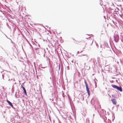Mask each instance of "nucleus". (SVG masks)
Segmentation results:
<instances>
[{
  "instance_id": "obj_5",
  "label": "nucleus",
  "mask_w": 123,
  "mask_h": 123,
  "mask_svg": "<svg viewBox=\"0 0 123 123\" xmlns=\"http://www.w3.org/2000/svg\"><path fill=\"white\" fill-rule=\"evenodd\" d=\"M22 88L23 90L24 91V94L25 95H26L27 94V93H26V92L25 89V88L23 86H22Z\"/></svg>"
},
{
  "instance_id": "obj_8",
  "label": "nucleus",
  "mask_w": 123,
  "mask_h": 123,
  "mask_svg": "<svg viewBox=\"0 0 123 123\" xmlns=\"http://www.w3.org/2000/svg\"><path fill=\"white\" fill-rule=\"evenodd\" d=\"M2 76L3 78V79L4 78V75L3 74L2 75Z\"/></svg>"
},
{
  "instance_id": "obj_3",
  "label": "nucleus",
  "mask_w": 123,
  "mask_h": 123,
  "mask_svg": "<svg viewBox=\"0 0 123 123\" xmlns=\"http://www.w3.org/2000/svg\"><path fill=\"white\" fill-rule=\"evenodd\" d=\"M111 101H112L113 104L114 105H116V100L115 99H112Z\"/></svg>"
},
{
  "instance_id": "obj_2",
  "label": "nucleus",
  "mask_w": 123,
  "mask_h": 123,
  "mask_svg": "<svg viewBox=\"0 0 123 123\" xmlns=\"http://www.w3.org/2000/svg\"><path fill=\"white\" fill-rule=\"evenodd\" d=\"M114 39L115 42H117L119 40V36L117 35H115L114 37Z\"/></svg>"
},
{
  "instance_id": "obj_6",
  "label": "nucleus",
  "mask_w": 123,
  "mask_h": 123,
  "mask_svg": "<svg viewBox=\"0 0 123 123\" xmlns=\"http://www.w3.org/2000/svg\"><path fill=\"white\" fill-rule=\"evenodd\" d=\"M7 103L9 104L12 107H13V105H12V103L9 101H7Z\"/></svg>"
},
{
  "instance_id": "obj_1",
  "label": "nucleus",
  "mask_w": 123,
  "mask_h": 123,
  "mask_svg": "<svg viewBox=\"0 0 123 123\" xmlns=\"http://www.w3.org/2000/svg\"><path fill=\"white\" fill-rule=\"evenodd\" d=\"M85 84L86 86V90L88 94V96H90V91H89V88L88 87V85L87 84V83L86 82V81H85Z\"/></svg>"
},
{
  "instance_id": "obj_7",
  "label": "nucleus",
  "mask_w": 123,
  "mask_h": 123,
  "mask_svg": "<svg viewBox=\"0 0 123 123\" xmlns=\"http://www.w3.org/2000/svg\"><path fill=\"white\" fill-rule=\"evenodd\" d=\"M112 86L113 88H115L116 89L117 87V86L114 85H112Z\"/></svg>"
},
{
  "instance_id": "obj_9",
  "label": "nucleus",
  "mask_w": 123,
  "mask_h": 123,
  "mask_svg": "<svg viewBox=\"0 0 123 123\" xmlns=\"http://www.w3.org/2000/svg\"><path fill=\"white\" fill-rule=\"evenodd\" d=\"M9 80V81H10V79H9V80Z\"/></svg>"
},
{
  "instance_id": "obj_4",
  "label": "nucleus",
  "mask_w": 123,
  "mask_h": 123,
  "mask_svg": "<svg viewBox=\"0 0 123 123\" xmlns=\"http://www.w3.org/2000/svg\"><path fill=\"white\" fill-rule=\"evenodd\" d=\"M117 89L119 90L121 92L122 91V89L121 87H118L117 86Z\"/></svg>"
}]
</instances>
